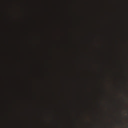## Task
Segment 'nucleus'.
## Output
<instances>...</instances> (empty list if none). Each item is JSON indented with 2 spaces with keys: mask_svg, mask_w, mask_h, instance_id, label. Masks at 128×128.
<instances>
[{
  "mask_svg": "<svg viewBox=\"0 0 128 128\" xmlns=\"http://www.w3.org/2000/svg\"><path fill=\"white\" fill-rule=\"evenodd\" d=\"M126 128H128V125L126 126Z\"/></svg>",
  "mask_w": 128,
  "mask_h": 128,
  "instance_id": "obj_1",
  "label": "nucleus"
}]
</instances>
